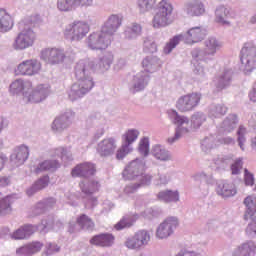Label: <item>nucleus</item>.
I'll list each match as a JSON object with an SVG mask.
<instances>
[{
    "mask_svg": "<svg viewBox=\"0 0 256 256\" xmlns=\"http://www.w3.org/2000/svg\"><path fill=\"white\" fill-rule=\"evenodd\" d=\"M124 179L137 180L141 185H151L153 176L145 174V162L131 161L122 172Z\"/></svg>",
    "mask_w": 256,
    "mask_h": 256,
    "instance_id": "f257e3e1",
    "label": "nucleus"
},
{
    "mask_svg": "<svg viewBox=\"0 0 256 256\" xmlns=\"http://www.w3.org/2000/svg\"><path fill=\"white\" fill-rule=\"evenodd\" d=\"M175 21L173 17V4L169 0H162L158 4L157 12L153 18V27L159 29V27H167Z\"/></svg>",
    "mask_w": 256,
    "mask_h": 256,
    "instance_id": "f03ea898",
    "label": "nucleus"
},
{
    "mask_svg": "<svg viewBox=\"0 0 256 256\" xmlns=\"http://www.w3.org/2000/svg\"><path fill=\"white\" fill-rule=\"evenodd\" d=\"M80 189L83 193V197L86 200L85 205L88 209H91L97 205V197L93 196V193H97L101 189V183L97 180H90L88 182H80Z\"/></svg>",
    "mask_w": 256,
    "mask_h": 256,
    "instance_id": "7ed1b4c3",
    "label": "nucleus"
},
{
    "mask_svg": "<svg viewBox=\"0 0 256 256\" xmlns=\"http://www.w3.org/2000/svg\"><path fill=\"white\" fill-rule=\"evenodd\" d=\"M241 63L245 73H251L256 69V46L249 42L241 50Z\"/></svg>",
    "mask_w": 256,
    "mask_h": 256,
    "instance_id": "20e7f679",
    "label": "nucleus"
},
{
    "mask_svg": "<svg viewBox=\"0 0 256 256\" xmlns=\"http://www.w3.org/2000/svg\"><path fill=\"white\" fill-rule=\"evenodd\" d=\"M201 101V94L191 93L181 96L176 102V109L180 113H187L193 111Z\"/></svg>",
    "mask_w": 256,
    "mask_h": 256,
    "instance_id": "39448f33",
    "label": "nucleus"
},
{
    "mask_svg": "<svg viewBox=\"0 0 256 256\" xmlns=\"http://www.w3.org/2000/svg\"><path fill=\"white\" fill-rule=\"evenodd\" d=\"M179 227V219L175 216L166 218L156 229V237L158 239H167L175 233V229Z\"/></svg>",
    "mask_w": 256,
    "mask_h": 256,
    "instance_id": "423d86ee",
    "label": "nucleus"
},
{
    "mask_svg": "<svg viewBox=\"0 0 256 256\" xmlns=\"http://www.w3.org/2000/svg\"><path fill=\"white\" fill-rule=\"evenodd\" d=\"M151 241V233L147 230H139L133 237L126 240L125 245L128 249H141L145 245H149Z\"/></svg>",
    "mask_w": 256,
    "mask_h": 256,
    "instance_id": "0eeeda50",
    "label": "nucleus"
},
{
    "mask_svg": "<svg viewBox=\"0 0 256 256\" xmlns=\"http://www.w3.org/2000/svg\"><path fill=\"white\" fill-rule=\"evenodd\" d=\"M36 39L37 35L31 28L24 29L16 37L14 49H28V47H32Z\"/></svg>",
    "mask_w": 256,
    "mask_h": 256,
    "instance_id": "6e6552de",
    "label": "nucleus"
},
{
    "mask_svg": "<svg viewBox=\"0 0 256 256\" xmlns=\"http://www.w3.org/2000/svg\"><path fill=\"white\" fill-rule=\"evenodd\" d=\"M39 71H41V62L35 59H30L20 63L17 66L15 73L16 75H28L31 77L33 75H37Z\"/></svg>",
    "mask_w": 256,
    "mask_h": 256,
    "instance_id": "1a4fd4ad",
    "label": "nucleus"
},
{
    "mask_svg": "<svg viewBox=\"0 0 256 256\" xmlns=\"http://www.w3.org/2000/svg\"><path fill=\"white\" fill-rule=\"evenodd\" d=\"M109 37L103 30L99 33H93L88 38V47L90 49H107L111 43Z\"/></svg>",
    "mask_w": 256,
    "mask_h": 256,
    "instance_id": "9d476101",
    "label": "nucleus"
},
{
    "mask_svg": "<svg viewBox=\"0 0 256 256\" xmlns=\"http://www.w3.org/2000/svg\"><path fill=\"white\" fill-rule=\"evenodd\" d=\"M81 229L85 231H93L95 229V223L85 214L80 215L76 222H70L69 224V233H77Z\"/></svg>",
    "mask_w": 256,
    "mask_h": 256,
    "instance_id": "9b49d317",
    "label": "nucleus"
},
{
    "mask_svg": "<svg viewBox=\"0 0 256 256\" xmlns=\"http://www.w3.org/2000/svg\"><path fill=\"white\" fill-rule=\"evenodd\" d=\"M41 57L46 63L55 65L65 59V53L59 48H46L42 51Z\"/></svg>",
    "mask_w": 256,
    "mask_h": 256,
    "instance_id": "f8f14e48",
    "label": "nucleus"
},
{
    "mask_svg": "<svg viewBox=\"0 0 256 256\" xmlns=\"http://www.w3.org/2000/svg\"><path fill=\"white\" fill-rule=\"evenodd\" d=\"M89 33V24L85 22H74L70 25L65 32V35L69 37L71 35L72 39H81Z\"/></svg>",
    "mask_w": 256,
    "mask_h": 256,
    "instance_id": "ddd939ff",
    "label": "nucleus"
},
{
    "mask_svg": "<svg viewBox=\"0 0 256 256\" xmlns=\"http://www.w3.org/2000/svg\"><path fill=\"white\" fill-rule=\"evenodd\" d=\"M95 173H97V169L95 168V164L91 162L80 163L71 171L72 177H91Z\"/></svg>",
    "mask_w": 256,
    "mask_h": 256,
    "instance_id": "4468645a",
    "label": "nucleus"
},
{
    "mask_svg": "<svg viewBox=\"0 0 256 256\" xmlns=\"http://www.w3.org/2000/svg\"><path fill=\"white\" fill-rule=\"evenodd\" d=\"M116 149L117 144L115 143V139L106 138L98 144L97 151L101 157H109V155L115 153Z\"/></svg>",
    "mask_w": 256,
    "mask_h": 256,
    "instance_id": "2eb2a0df",
    "label": "nucleus"
},
{
    "mask_svg": "<svg viewBox=\"0 0 256 256\" xmlns=\"http://www.w3.org/2000/svg\"><path fill=\"white\" fill-rule=\"evenodd\" d=\"M121 23H123V17L119 15H112L109 17V19L106 21L104 26L102 27L103 33H105L107 36L111 37L121 27Z\"/></svg>",
    "mask_w": 256,
    "mask_h": 256,
    "instance_id": "dca6fc26",
    "label": "nucleus"
},
{
    "mask_svg": "<svg viewBox=\"0 0 256 256\" xmlns=\"http://www.w3.org/2000/svg\"><path fill=\"white\" fill-rule=\"evenodd\" d=\"M93 89V80L84 79L80 80L78 83H75L71 87L70 97L71 95H75L76 97H81V95H85L87 91H91Z\"/></svg>",
    "mask_w": 256,
    "mask_h": 256,
    "instance_id": "f3484780",
    "label": "nucleus"
},
{
    "mask_svg": "<svg viewBox=\"0 0 256 256\" xmlns=\"http://www.w3.org/2000/svg\"><path fill=\"white\" fill-rule=\"evenodd\" d=\"M207 32L201 27H194L188 30L185 37V43L187 45H193L194 43H199L205 39Z\"/></svg>",
    "mask_w": 256,
    "mask_h": 256,
    "instance_id": "a211bd4d",
    "label": "nucleus"
},
{
    "mask_svg": "<svg viewBox=\"0 0 256 256\" xmlns=\"http://www.w3.org/2000/svg\"><path fill=\"white\" fill-rule=\"evenodd\" d=\"M184 11L190 17H199L205 13V5L201 0H193L185 4Z\"/></svg>",
    "mask_w": 256,
    "mask_h": 256,
    "instance_id": "6ab92c4d",
    "label": "nucleus"
},
{
    "mask_svg": "<svg viewBox=\"0 0 256 256\" xmlns=\"http://www.w3.org/2000/svg\"><path fill=\"white\" fill-rule=\"evenodd\" d=\"M256 250L255 242L246 241L238 245L233 251L231 256H254Z\"/></svg>",
    "mask_w": 256,
    "mask_h": 256,
    "instance_id": "aec40b11",
    "label": "nucleus"
},
{
    "mask_svg": "<svg viewBox=\"0 0 256 256\" xmlns=\"http://www.w3.org/2000/svg\"><path fill=\"white\" fill-rule=\"evenodd\" d=\"M216 193L224 198L235 197V195H237V189L233 183L221 181L217 184Z\"/></svg>",
    "mask_w": 256,
    "mask_h": 256,
    "instance_id": "412c9836",
    "label": "nucleus"
},
{
    "mask_svg": "<svg viewBox=\"0 0 256 256\" xmlns=\"http://www.w3.org/2000/svg\"><path fill=\"white\" fill-rule=\"evenodd\" d=\"M90 243L98 247H111L115 243V236L109 233L96 235L90 240Z\"/></svg>",
    "mask_w": 256,
    "mask_h": 256,
    "instance_id": "4be33fe9",
    "label": "nucleus"
},
{
    "mask_svg": "<svg viewBox=\"0 0 256 256\" xmlns=\"http://www.w3.org/2000/svg\"><path fill=\"white\" fill-rule=\"evenodd\" d=\"M13 16L7 12V10L0 8V31L1 33H7L13 29Z\"/></svg>",
    "mask_w": 256,
    "mask_h": 256,
    "instance_id": "5701e85b",
    "label": "nucleus"
},
{
    "mask_svg": "<svg viewBox=\"0 0 256 256\" xmlns=\"http://www.w3.org/2000/svg\"><path fill=\"white\" fill-rule=\"evenodd\" d=\"M43 249V243L36 241L25 246H22L16 250L17 255L31 256L35 253H39Z\"/></svg>",
    "mask_w": 256,
    "mask_h": 256,
    "instance_id": "b1692460",
    "label": "nucleus"
},
{
    "mask_svg": "<svg viewBox=\"0 0 256 256\" xmlns=\"http://www.w3.org/2000/svg\"><path fill=\"white\" fill-rule=\"evenodd\" d=\"M37 231V226L31 225V224H26L19 229H17L13 235L12 238L16 240H21V239H29L30 235H33Z\"/></svg>",
    "mask_w": 256,
    "mask_h": 256,
    "instance_id": "393cba45",
    "label": "nucleus"
},
{
    "mask_svg": "<svg viewBox=\"0 0 256 256\" xmlns=\"http://www.w3.org/2000/svg\"><path fill=\"white\" fill-rule=\"evenodd\" d=\"M48 186H49V177L46 175L38 179L31 187H29L26 190V195H28V197H33L35 193H39V191H43V189H45Z\"/></svg>",
    "mask_w": 256,
    "mask_h": 256,
    "instance_id": "a878e982",
    "label": "nucleus"
},
{
    "mask_svg": "<svg viewBox=\"0 0 256 256\" xmlns=\"http://www.w3.org/2000/svg\"><path fill=\"white\" fill-rule=\"evenodd\" d=\"M235 15L225 6H220L216 9V23L220 25H229V18L233 19Z\"/></svg>",
    "mask_w": 256,
    "mask_h": 256,
    "instance_id": "bb28decb",
    "label": "nucleus"
},
{
    "mask_svg": "<svg viewBox=\"0 0 256 256\" xmlns=\"http://www.w3.org/2000/svg\"><path fill=\"white\" fill-rule=\"evenodd\" d=\"M244 205L246 207L244 220L249 221L256 214V197L254 195L247 196L244 199Z\"/></svg>",
    "mask_w": 256,
    "mask_h": 256,
    "instance_id": "cd10ccee",
    "label": "nucleus"
},
{
    "mask_svg": "<svg viewBox=\"0 0 256 256\" xmlns=\"http://www.w3.org/2000/svg\"><path fill=\"white\" fill-rule=\"evenodd\" d=\"M192 179L196 183H203L204 181L206 183V186H205L206 193L209 191L208 185H215V178H213V174L210 172H198L192 176Z\"/></svg>",
    "mask_w": 256,
    "mask_h": 256,
    "instance_id": "c85d7f7f",
    "label": "nucleus"
},
{
    "mask_svg": "<svg viewBox=\"0 0 256 256\" xmlns=\"http://www.w3.org/2000/svg\"><path fill=\"white\" fill-rule=\"evenodd\" d=\"M157 197L163 203H177L179 201V191L163 190L157 194Z\"/></svg>",
    "mask_w": 256,
    "mask_h": 256,
    "instance_id": "c756f323",
    "label": "nucleus"
},
{
    "mask_svg": "<svg viewBox=\"0 0 256 256\" xmlns=\"http://www.w3.org/2000/svg\"><path fill=\"white\" fill-rule=\"evenodd\" d=\"M139 219L138 214H128L124 216L116 225V231H121V229H129V227H133L135 221Z\"/></svg>",
    "mask_w": 256,
    "mask_h": 256,
    "instance_id": "7c9ffc66",
    "label": "nucleus"
},
{
    "mask_svg": "<svg viewBox=\"0 0 256 256\" xmlns=\"http://www.w3.org/2000/svg\"><path fill=\"white\" fill-rule=\"evenodd\" d=\"M47 97V90L43 88V86H39L36 90H34L28 97V101L30 103H41L43 99Z\"/></svg>",
    "mask_w": 256,
    "mask_h": 256,
    "instance_id": "2f4dec72",
    "label": "nucleus"
},
{
    "mask_svg": "<svg viewBox=\"0 0 256 256\" xmlns=\"http://www.w3.org/2000/svg\"><path fill=\"white\" fill-rule=\"evenodd\" d=\"M55 227V217L48 216L46 219L42 220L41 224L36 226V231H40V233H48V231L53 230Z\"/></svg>",
    "mask_w": 256,
    "mask_h": 256,
    "instance_id": "473e14b6",
    "label": "nucleus"
},
{
    "mask_svg": "<svg viewBox=\"0 0 256 256\" xmlns=\"http://www.w3.org/2000/svg\"><path fill=\"white\" fill-rule=\"evenodd\" d=\"M13 204V197L12 196H6L3 198V196L0 199V216L3 217L5 215H9L11 213V205Z\"/></svg>",
    "mask_w": 256,
    "mask_h": 256,
    "instance_id": "72a5a7b5",
    "label": "nucleus"
},
{
    "mask_svg": "<svg viewBox=\"0 0 256 256\" xmlns=\"http://www.w3.org/2000/svg\"><path fill=\"white\" fill-rule=\"evenodd\" d=\"M59 167V162L57 161H44L40 163L36 168H35V173L39 174L42 173V171H55V169H58Z\"/></svg>",
    "mask_w": 256,
    "mask_h": 256,
    "instance_id": "f704fd0d",
    "label": "nucleus"
},
{
    "mask_svg": "<svg viewBox=\"0 0 256 256\" xmlns=\"http://www.w3.org/2000/svg\"><path fill=\"white\" fill-rule=\"evenodd\" d=\"M85 71H95V63H78L75 68V73L77 77H85Z\"/></svg>",
    "mask_w": 256,
    "mask_h": 256,
    "instance_id": "c9c22d12",
    "label": "nucleus"
},
{
    "mask_svg": "<svg viewBox=\"0 0 256 256\" xmlns=\"http://www.w3.org/2000/svg\"><path fill=\"white\" fill-rule=\"evenodd\" d=\"M237 123L239 120L237 119V115L232 114L227 119L223 121V129L226 133H231L237 127Z\"/></svg>",
    "mask_w": 256,
    "mask_h": 256,
    "instance_id": "e433bc0d",
    "label": "nucleus"
},
{
    "mask_svg": "<svg viewBox=\"0 0 256 256\" xmlns=\"http://www.w3.org/2000/svg\"><path fill=\"white\" fill-rule=\"evenodd\" d=\"M182 39V35L174 36L172 39H170V41L166 43L163 49L164 54L169 55V53H171V51L177 47L178 43H180Z\"/></svg>",
    "mask_w": 256,
    "mask_h": 256,
    "instance_id": "4c0bfd02",
    "label": "nucleus"
},
{
    "mask_svg": "<svg viewBox=\"0 0 256 256\" xmlns=\"http://www.w3.org/2000/svg\"><path fill=\"white\" fill-rule=\"evenodd\" d=\"M152 153L159 161H167V159H169V153H167L165 149L161 148V146H155Z\"/></svg>",
    "mask_w": 256,
    "mask_h": 256,
    "instance_id": "58836bf2",
    "label": "nucleus"
},
{
    "mask_svg": "<svg viewBox=\"0 0 256 256\" xmlns=\"http://www.w3.org/2000/svg\"><path fill=\"white\" fill-rule=\"evenodd\" d=\"M57 5L60 11H73V9H76L74 0H58Z\"/></svg>",
    "mask_w": 256,
    "mask_h": 256,
    "instance_id": "ea45409f",
    "label": "nucleus"
},
{
    "mask_svg": "<svg viewBox=\"0 0 256 256\" xmlns=\"http://www.w3.org/2000/svg\"><path fill=\"white\" fill-rule=\"evenodd\" d=\"M17 161H27L29 159V148L27 146H20L16 149Z\"/></svg>",
    "mask_w": 256,
    "mask_h": 256,
    "instance_id": "a19ab883",
    "label": "nucleus"
},
{
    "mask_svg": "<svg viewBox=\"0 0 256 256\" xmlns=\"http://www.w3.org/2000/svg\"><path fill=\"white\" fill-rule=\"evenodd\" d=\"M208 53H215L217 49H221V43L215 38H210L205 42Z\"/></svg>",
    "mask_w": 256,
    "mask_h": 256,
    "instance_id": "79ce46f5",
    "label": "nucleus"
},
{
    "mask_svg": "<svg viewBox=\"0 0 256 256\" xmlns=\"http://www.w3.org/2000/svg\"><path fill=\"white\" fill-rule=\"evenodd\" d=\"M138 151L142 157L149 155V138H142L140 140Z\"/></svg>",
    "mask_w": 256,
    "mask_h": 256,
    "instance_id": "37998d69",
    "label": "nucleus"
},
{
    "mask_svg": "<svg viewBox=\"0 0 256 256\" xmlns=\"http://www.w3.org/2000/svg\"><path fill=\"white\" fill-rule=\"evenodd\" d=\"M161 215V210L155 208H148L144 212H142V217L145 219H155Z\"/></svg>",
    "mask_w": 256,
    "mask_h": 256,
    "instance_id": "c03bdc74",
    "label": "nucleus"
},
{
    "mask_svg": "<svg viewBox=\"0 0 256 256\" xmlns=\"http://www.w3.org/2000/svg\"><path fill=\"white\" fill-rule=\"evenodd\" d=\"M145 185H149V184H141L140 181L138 183L128 184L124 188V194L125 195H133V193H137V189H139L140 187H143Z\"/></svg>",
    "mask_w": 256,
    "mask_h": 256,
    "instance_id": "a18cd8bd",
    "label": "nucleus"
},
{
    "mask_svg": "<svg viewBox=\"0 0 256 256\" xmlns=\"http://www.w3.org/2000/svg\"><path fill=\"white\" fill-rule=\"evenodd\" d=\"M171 181L169 174H161L158 172L157 177L154 179V185H167Z\"/></svg>",
    "mask_w": 256,
    "mask_h": 256,
    "instance_id": "49530a36",
    "label": "nucleus"
},
{
    "mask_svg": "<svg viewBox=\"0 0 256 256\" xmlns=\"http://www.w3.org/2000/svg\"><path fill=\"white\" fill-rule=\"evenodd\" d=\"M247 134V128L244 126H239L237 135H238V143L240 149L243 151L245 148H243V145L245 143V135Z\"/></svg>",
    "mask_w": 256,
    "mask_h": 256,
    "instance_id": "de8ad7c7",
    "label": "nucleus"
},
{
    "mask_svg": "<svg viewBox=\"0 0 256 256\" xmlns=\"http://www.w3.org/2000/svg\"><path fill=\"white\" fill-rule=\"evenodd\" d=\"M245 233L248 237H256V216L253 217L252 223L247 225Z\"/></svg>",
    "mask_w": 256,
    "mask_h": 256,
    "instance_id": "09e8293b",
    "label": "nucleus"
},
{
    "mask_svg": "<svg viewBox=\"0 0 256 256\" xmlns=\"http://www.w3.org/2000/svg\"><path fill=\"white\" fill-rule=\"evenodd\" d=\"M125 141L128 145H131L139 137V131L137 130H128L124 135Z\"/></svg>",
    "mask_w": 256,
    "mask_h": 256,
    "instance_id": "8fccbe9b",
    "label": "nucleus"
},
{
    "mask_svg": "<svg viewBox=\"0 0 256 256\" xmlns=\"http://www.w3.org/2000/svg\"><path fill=\"white\" fill-rule=\"evenodd\" d=\"M47 209L45 208V204L43 203V200L38 202L32 209V215L33 217H37V215H43Z\"/></svg>",
    "mask_w": 256,
    "mask_h": 256,
    "instance_id": "3c124183",
    "label": "nucleus"
},
{
    "mask_svg": "<svg viewBox=\"0 0 256 256\" xmlns=\"http://www.w3.org/2000/svg\"><path fill=\"white\" fill-rule=\"evenodd\" d=\"M129 153H131V148H129V145H123L120 149L117 150L116 159H125Z\"/></svg>",
    "mask_w": 256,
    "mask_h": 256,
    "instance_id": "603ef678",
    "label": "nucleus"
},
{
    "mask_svg": "<svg viewBox=\"0 0 256 256\" xmlns=\"http://www.w3.org/2000/svg\"><path fill=\"white\" fill-rule=\"evenodd\" d=\"M25 89V85L23 84V81L16 80L10 85V91L12 93H21Z\"/></svg>",
    "mask_w": 256,
    "mask_h": 256,
    "instance_id": "864d4df0",
    "label": "nucleus"
},
{
    "mask_svg": "<svg viewBox=\"0 0 256 256\" xmlns=\"http://www.w3.org/2000/svg\"><path fill=\"white\" fill-rule=\"evenodd\" d=\"M60 249L61 248L59 246H57V244L50 242V243L46 244L45 254L46 255H55V253H59Z\"/></svg>",
    "mask_w": 256,
    "mask_h": 256,
    "instance_id": "5fc2aeb1",
    "label": "nucleus"
},
{
    "mask_svg": "<svg viewBox=\"0 0 256 256\" xmlns=\"http://www.w3.org/2000/svg\"><path fill=\"white\" fill-rule=\"evenodd\" d=\"M170 113H171V115H173L174 121L177 125H184V123H189V119H187L186 117H183V116H179L177 111L172 110V111H170Z\"/></svg>",
    "mask_w": 256,
    "mask_h": 256,
    "instance_id": "6e6d98bb",
    "label": "nucleus"
},
{
    "mask_svg": "<svg viewBox=\"0 0 256 256\" xmlns=\"http://www.w3.org/2000/svg\"><path fill=\"white\" fill-rule=\"evenodd\" d=\"M245 185L253 187L255 185V176L249 172V170L245 169V176H244Z\"/></svg>",
    "mask_w": 256,
    "mask_h": 256,
    "instance_id": "4d7b16f0",
    "label": "nucleus"
},
{
    "mask_svg": "<svg viewBox=\"0 0 256 256\" xmlns=\"http://www.w3.org/2000/svg\"><path fill=\"white\" fill-rule=\"evenodd\" d=\"M241 169H243V162L236 161L231 165L232 175H239L241 173Z\"/></svg>",
    "mask_w": 256,
    "mask_h": 256,
    "instance_id": "13d9d810",
    "label": "nucleus"
},
{
    "mask_svg": "<svg viewBox=\"0 0 256 256\" xmlns=\"http://www.w3.org/2000/svg\"><path fill=\"white\" fill-rule=\"evenodd\" d=\"M42 203L44 204L46 211H49V209L55 207L57 200H55V198H46L42 200Z\"/></svg>",
    "mask_w": 256,
    "mask_h": 256,
    "instance_id": "bf43d9fd",
    "label": "nucleus"
},
{
    "mask_svg": "<svg viewBox=\"0 0 256 256\" xmlns=\"http://www.w3.org/2000/svg\"><path fill=\"white\" fill-rule=\"evenodd\" d=\"M157 3V0H138L139 7L142 9H149V7H153Z\"/></svg>",
    "mask_w": 256,
    "mask_h": 256,
    "instance_id": "052dcab7",
    "label": "nucleus"
},
{
    "mask_svg": "<svg viewBox=\"0 0 256 256\" xmlns=\"http://www.w3.org/2000/svg\"><path fill=\"white\" fill-rule=\"evenodd\" d=\"M74 5L77 7H91L93 0H74Z\"/></svg>",
    "mask_w": 256,
    "mask_h": 256,
    "instance_id": "680f3d73",
    "label": "nucleus"
},
{
    "mask_svg": "<svg viewBox=\"0 0 256 256\" xmlns=\"http://www.w3.org/2000/svg\"><path fill=\"white\" fill-rule=\"evenodd\" d=\"M100 61L104 67H109V65L113 63V56L111 54H107L106 56H103Z\"/></svg>",
    "mask_w": 256,
    "mask_h": 256,
    "instance_id": "e2e57ef3",
    "label": "nucleus"
},
{
    "mask_svg": "<svg viewBox=\"0 0 256 256\" xmlns=\"http://www.w3.org/2000/svg\"><path fill=\"white\" fill-rule=\"evenodd\" d=\"M145 47L150 51V53H155L157 51V44L155 42H151V40L145 41Z\"/></svg>",
    "mask_w": 256,
    "mask_h": 256,
    "instance_id": "0e129e2a",
    "label": "nucleus"
},
{
    "mask_svg": "<svg viewBox=\"0 0 256 256\" xmlns=\"http://www.w3.org/2000/svg\"><path fill=\"white\" fill-rule=\"evenodd\" d=\"M53 131H59V129H63V122L61 118H56L52 124Z\"/></svg>",
    "mask_w": 256,
    "mask_h": 256,
    "instance_id": "69168bd1",
    "label": "nucleus"
},
{
    "mask_svg": "<svg viewBox=\"0 0 256 256\" xmlns=\"http://www.w3.org/2000/svg\"><path fill=\"white\" fill-rule=\"evenodd\" d=\"M8 185H11V177L9 176L0 177V187H7Z\"/></svg>",
    "mask_w": 256,
    "mask_h": 256,
    "instance_id": "338daca9",
    "label": "nucleus"
},
{
    "mask_svg": "<svg viewBox=\"0 0 256 256\" xmlns=\"http://www.w3.org/2000/svg\"><path fill=\"white\" fill-rule=\"evenodd\" d=\"M130 31L135 35H141V31H143V28H141V25L139 24H133Z\"/></svg>",
    "mask_w": 256,
    "mask_h": 256,
    "instance_id": "774afa93",
    "label": "nucleus"
}]
</instances>
